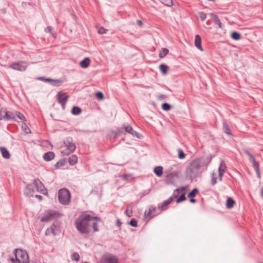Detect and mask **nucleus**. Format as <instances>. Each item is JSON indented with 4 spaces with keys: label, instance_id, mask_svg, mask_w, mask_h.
<instances>
[{
    "label": "nucleus",
    "instance_id": "nucleus-47",
    "mask_svg": "<svg viewBox=\"0 0 263 263\" xmlns=\"http://www.w3.org/2000/svg\"><path fill=\"white\" fill-rule=\"evenodd\" d=\"M107 31V29L102 27V28H100L98 30V32H99V34H104V33H105Z\"/></svg>",
    "mask_w": 263,
    "mask_h": 263
},
{
    "label": "nucleus",
    "instance_id": "nucleus-18",
    "mask_svg": "<svg viewBox=\"0 0 263 263\" xmlns=\"http://www.w3.org/2000/svg\"><path fill=\"white\" fill-rule=\"evenodd\" d=\"M173 201V198L170 197L167 200H165L161 205L160 207V210L159 213H161L162 211L166 209V206H167L169 204H170Z\"/></svg>",
    "mask_w": 263,
    "mask_h": 263
},
{
    "label": "nucleus",
    "instance_id": "nucleus-40",
    "mask_svg": "<svg viewBox=\"0 0 263 263\" xmlns=\"http://www.w3.org/2000/svg\"><path fill=\"white\" fill-rule=\"evenodd\" d=\"M16 116L21 120L25 121V117L24 116L21 114L20 112L16 111L15 112Z\"/></svg>",
    "mask_w": 263,
    "mask_h": 263
},
{
    "label": "nucleus",
    "instance_id": "nucleus-48",
    "mask_svg": "<svg viewBox=\"0 0 263 263\" xmlns=\"http://www.w3.org/2000/svg\"><path fill=\"white\" fill-rule=\"evenodd\" d=\"M125 213H126V215L128 217H130L132 216V211L129 210L128 209V208L127 209V210L125 211Z\"/></svg>",
    "mask_w": 263,
    "mask_h": 263
},
{
    "label": "nucleus",
    "instance_id": "nucleus-37",
    "mask_svg": "<svg viewBox=\"0 0 263 263\" xmlns=\"http://www.w3.org/2000/svg\"><path fill=\"white\" fill-rule=\"evenodd\" d=\"M55 227L54 226H53L51 227L50 228H48L46 231V235L49 234L50 233H52L54 235H55V233L54 230V228H55Z\"/></svg>",
    "mask_w": 263,
    "mask_h": 263
},
{
    "label": "nucleus",
    "instance_id": "nucleus-12",
    "mask_svg": "<svg viewBox=\"0 0 263 263\" xmlns=\"http://www.w3.org/2000/svg\"><path fill=\"white\" fill-rule=\"evenodd\" d=\"M178 177V173L176 172H172L166 176L165 183L167 184H173L175 179Z\"/></svg>",
    "mask_w": 263,
    "mask_h": 263
},
{
    "label": "nucleus",
    "instance_id": "nucleus-35",
    "mask_svg": "<svg viewBox=\"0 0 263 263\" xmlns=\"http://www.w3.org/2000/svg\"><path fill=\"white\" fill-rule=\"evenodd\" d=\"M93 221L92 223L90 222V224H91V227L92 228L94 232H97L99 231V229L98 228V224L97 222V221Z\"/></svg>",
    "mask_w": 263,
    "mask_h": 263
},
{
    "label": "nucleus",
    "instance_id": "nucleus-56",
    "mask_svg": "<svg viewBox=\"0 0 263 263\" xmlns=\"http://www.w3.org/2000/svg\"><path fill=\"white\" fill-rule=\"evenodd\" d=\"M121 221H120V220H119V219H118V220L117 221V225L118 227H120V226H121Z\"/></svg>",
    "mask_w": 263,
    "mask_h": 263
},
{
    "label": "nucleus",
    "instance_id": "nucleus-15",
    "mask_svg": "<svg viewBox=\"0 0 263 263\" xmlns=\"http://www.w3.org/2000/svg\"><path fill=\"white\" fill-rule=\"evenodd\" d=\"M34 192V190L33 189V184H28L25 189L24 193L27 196H32L33 193Z\"/></svg>",
    "mask_w": 263,
    "mask_h": 263
},
{
    "label": "nucleus",
    "instance_id": "nucleus-16",
    "mask_svg": "<svg viewBox=\"0 0 263 263\" xmlns=\"http://www.w3.org/2000/svg\"><path fill=\"white\" fill-rule=\"evenodd\" d=\"M124 128L127 133L131 134L133 136L139 138H140V135L137 132L134 130L130 125L125 126Z\"/></svg>",
    "mask_w": 263,
    "mask_h": 263
},
{
    "label": "nucleus",
    "instance_id": "nucleus-19",
    "mask_svg": "<svg viewBox=\"0 0 263 263\" xmlns=\"http://www.w3.org/2000/svg\"><path fill=\"white\" fill-rule=\"evenodd\" d=\"M195 46L200 51H203L201 46V39L199 35H196L195 39Z\"/></svg>",
    "mask_w": 263,
    "mask_h": 263
},
{
    "label": "nucleus",
    "instance_id": "nucleus-1",
    "mask_svg": "<svg viewBox=\"0 0 263 263\" xmlns=\"http://www.w3.org/2000/svg\"><path fill=\"white\" fill-rule=\"evenodd\" d=\"M93 220L101 221L97 217L87 213L81 215L76 220L75 225L77 230L82 234H88L90 232V222Z\"/></svg>",
    "mask_w": 263,
    "mask_h": 263
},
{
    "label": "nucleus",
    "instance_id": "nucleus-50",
    "mask_svg": "<svg viewBox=\"0 0 263 263\" xmlns=\"http://www.w3.org/2000/svg\"><path fill=\"white\" fill-rule=\"evenodd\" d=\"M158 98L159 99H164L165 98V96L164 95H160L158 96Z\"/></svg>",
    "mask_w": 263,
    "mask_h": 263
},
{
    "label": "nucleus",
    "instance_id": "nucleus-27",
    "mask_svg": "<svg viewBox=\"0 0 263 263\" xmlns=\"http://www.w3.org/2000/svg\"><path fill=\"white\" fill-rule=\"evenodd\" d=\"M159 69L163 75H165L167 73L168 70V66L165 64H161L159 66Z\"/></svg>",
    "mask_w": 263,
    "mask_h": 263
},
{
    "label": "nucleus",
    "instance_id": "nucleus-49",
    "mask_svg": "<svg viewBox=\"0 0 263 263\" xmlns=\"http://www.w3.org/2000/svg\"><path fill=\"white\" fill-rule=\"evenodd\" d=\"M52 30V28L50 26H48L45 29V31L46 32L50 33V32H51Z\"/></svg>",
    "mask_w": 263,
    "mask_h": 263
},
{
    "label": "nucleus",
    "instance_id": "nucleus-59",
    "mask_svg": "<svg viewBox=\"0 0 263 263\" xmlns=\"http://www.w3.org/2000/svg\"><path fill=\"white\" fill-rule=\"evenodd\" d=\"M60 164V162H58L56 164V166H58Z\"/></svg>",
    "mask_w": 263,
    "mask_h": 263
},
{
    "label": "nucleus",
    "instance_id": "nucleus-4",
    "mask_svg": "<svg viewBox=\"0 0 263 263\" xmlns=\"http://www.w3.org/2000/svg\"><path fill=\"white\" fill-rule=\"evenodd\" d=\"M58 197L59 202L64 205L68 204L70 201V194L66 189H61L59 191Z\"/></svg>",
    "mask_w": 263,
    "mask_h": 263
},
{
    "label": "nucleus",
    "instance_id": "nucleus-45",
    "mask_svg": "<svg viewBox=\"0 0 263 263\" xmlns=\"http://www.w3.org/2000/svg\"><path fill=\"white\" fill-rule=\"evenodd\" d=\"M96 97L100 100H103L104 98V95L101 92H98L96 95Z\"/></svg>",
    "mask_w": 263,
    "mask_h": 263
},
{
    "label": "nucleus",
    "instance_id": "nucleus-32",
    "mask_svg": "<svg viewBox=\"0 0 263 263\" xmlns=\"http://www.w3.org/2000/svg\"><path fill=\"white\" fill-rule=\"evenodd\" d=\"M198 193V190L197 188H195L188 194V197L190 198H194Z\"/></svg>",
    "mask_w": 263,
    "mask_h": 263
},
{
    "label": "nucleus",
    "instance_id": "nucleus-58",
    "mask_svg": "<svg viewBox=\"0 0 263 263\" xmlns=\"http://www.w3.org/2000/svg\"><path fill=\"white\" fill-rule=\"evenodd\" d=\"M260 195L261 198L263 199V187H262L260 191Z\"/></svg>",
    "mask_w": 263,
    "mask_h": 263
},
{
    "label": "nucleus",
    "instance_id": "nucleus-52",
    "mask_svg": "<svg viewBox=\"0 0 263 263\" xmlns=\"http://www.w3.org/2000/svg\"><path fill=\"white\" fill-rule=\"evenodd\" d=\"M244 153L247 154L248 156H249L251 154L247 149L243 150Z\"/></svg>",
    "mask_w": 263,
    "mask_h": 263
},
{
    "label": "nucleus",
    "instance_id": "nucleus-29",
    "mask_svg": "<svg viewBox=\"0 0 263 263\" xmlns=\"http://www.w3.org/2000/svg\"><path fill=\"white\" fill-rule=\"evenodd\" d=\"M168 50L167 48H163L159 54V56L160 58H164L168 53Z\"/></svg>",
    "mask_w": 263,
    "mask_h": 263
},
{
    "label": "nucleus",
    "instance_id": "nucleus-17",
    "mask_svg": "<svg viewBox=\"0 0 263 263\" xmlns=\"http://www.w3.org/2000/svg\"><path fill=\"white\" fill-rule=\"evenodd\" d=\"M210 16L213 19L214 23L217 25L220 28H222V24L220 22V20L219 19L218 17L216 14L213 13H211L210 14Z\"/></svg>",
    "mask_w": 263,
    "mask_h": 263
},
{
    "label": "nucleus",
    "instance_id": "nucleus-2",
    "mask_svg": "<svg viewBox=\"0 0 263 263\" xmlns=\"http://www.w3.org/2000/svg\"><path fill=\"white\" fill-rule=\"evenodd\" d=\"M201 166V159L199 158L193 160L187 168L186 174L191 179L197 177L200 174V168Z\"/></svg>",
    "mask_w": 263,
    "mask_h": 263
},
{
    "label": "nucleus",
    "instance_id": "nucleus-20",
    "mask_svg": "<svg viewBox=\"0 0 263 263\" xmlns=\"http://www.w3.org/2000/svg\"><path fill=\"white\" fill-rule=\"evenodd\" d=\"M55 155L52 152H48L46 153L43 155V158L47 161H50L54 159Z\"/></svg>",
    "mask_w": 263,
    "mask_h": 263
},
{
    "label": "nucleus",
    "instance_id": "nucleus-22",
    "mask_svg": "<svg viewBox=\"0 0 263 263\" xmlns=\"http://www.w3.org/2000/svg\"><path fill=\"white\" fill-rule=\"evenodd\" d=\"M154 172L158 177H161L163 174V167L161 166H156L154 169Z\"/></svg>",
    "mask_w": 263,
    "mask_h": 263
},
{
    "label": "nucleus",
    "instance_id": "nucleus-7",
    "mask_svg": "<svg viewBox=\"0 0 263 263\" xmlns=\"http://www.w3.org/2000/svg\"><path fill=\"white\" fill-rule=\"evenodd\" d=\"M59 216V213L53 210H48L45 212L44 215L42 217V222H48Z\"/></svg>",
    "mask_w": 263,
    "mask_h": 263
},
{
    "label": "nucleus",
    "instance_id": "nucleus-31",
    "mask_svg": "<svg viewBox=\"0 0 263 263\" xmlns=\"http://www.w3.org/2000/svg\"><path fill=\"white\" fill-rule=\"evenodd\" d=\"M231 37L235 40H238L240 39V34L237 32H233L231 35Z\"/></svg>",
    "mask_w": 263,
    "mask_h": 263
},
{
    "label": "nucleus",
    "instance_id": "nucleus-10",
    "mask_svg": "<svg viewBox=\"0 0 263 263\" xmlns=\"http://www.w3.org/2000/svg\"><path fill=\"white\" fill-rule=\"evenodd\" d=\"M33 186L35 187L37 192H40L42 194H45L47 192L45 187L42 182L39 179H35L33 180Z\"/></svg>",
    "mask_w": 263,
    "mask_h": 263
},
{
    "label": "nucleus",
    "instance_id": "nucleus-6",
    "mask_svg": "<svg viewBox=\"0 0 263 263\" xmlns=\"http://www.w3.org/2000/svg\"><path fill=\"white\" fill-rule=\"evenodd\" d=\"M28 63L25 61H20L16 62H13L8 66V67L10 68L13 70H17L20 71H25L27 66Z\"/></svg>",
    "mask_w": 263,
    "mask_h": 263
},
{
    "label": "nucleus",
    "instance_id": "nucleus-26",
    "mask_svg": "<svg viewBox=\"0 0 263 263\" xmlns=\"http://www.w3.org/2000/svg\"><path fill=\"white\" fill-rule=\"evenodd\" d=\"M226 165L224 163V162L222 160L220 162V165L218 168V173H224L226 170Z\"/></svg>",
    "mask_w": 263,
    "mask_h": 263
},
{
    "label": "nucleus",
    "instance_id": "nucleus-44",
    "mask_svg": "<svg viewBox=\"0 0 263 263\" xmlns=\"http://www.w3.org/2000/svg\"><path fill=\"white\" fill-rule=\"evenodd\" d=\"M129 224L133 227H137V221L135 218H132Z\"/></svg>",
    "mask_w": 263,
    "mask_h": 263
},
{
    "label": "nucleus",
    "instance_id": "nucleus-54",
    "mask_svg": "<svg viewBox=\"0 0 263 263\" xmlns=\"http://www.w3.org/2000/svg\"><path fill=\"white\" fill-rule=\"evenodd\" d=\"M137 22L139 26H142L143 25V23L141 20H137Z\"/></svg>",
    "mask_w": 263,
    "mask_h": 263
},
{
    "label": "nucleus",
    "instance_id": "nucleus-57",
    "mask_svg": "<svg viewBox=\"0 0 263 263\" xmlns=\"http://www.w3.org/2000/svg\"><path fill=\"white\" fill-rule=\"evenodd\" d=\"M191 199L190 200V202L191 203H195L196 202V200L193 199V198H191Z\"/></svg>",
    "mask_w": 263,
    "mask_h": 263
},
{
    "label": "nucleus",
    "instance_id": "nucleus-39",
    "mask_svg": "<svg viewBox=\"0 0 263 263\" xmlns=\"http://www.w3.org/2000/svg\"><path fill=\"white\" fill-rule=\"evenodd\" d=\"M162 108L164 110L167 111L171 109V106L169 104L165 103L162 104Z\"/></svg>",
    "mask_w": 263,
    "mask_h": 263
},
{
    "label": "nucleus",
    "instance_id": "nucleus-42",
    "mask_svg": "<svg viewBox=\"0 0 263 263\" xmlns=\"http://www.w3.org/2000/svg\"><path fill=\"white\" fill-rule=\"evenodd\" d=\"M186 199V197L185 196L184 194H182L180 195V196L177 199L176 202L177 203H179L181 201H183Z\"/></svg>",
    "mask_w": 263,
    "mask_h": 263
},
{
    "label": "nucleus",
    "instance_id": "nucleus-33",
    "mask_svg": "<svg viewBox=\"0 0 263 263\" xmlns=\"http://www.w3.org/2000/svg\"><path fill=\"white\" fill-rule=\"evenodd\" d=\"M223 129L224 133L227 135H231L230 129L227 124L223 123Z\"/></svg>",
    "mask_w": 263,
    "mask_h": 263
},
{
    "label": "nucleus",
    "instance_id": "nucleus-51",
    "mask_svg": "<svg viewBox=\"0 0 263 263\" xmlns=\"http://www.w3.org/2000/svg\"><path fill=\"white\" fill-rule=\"evenodd\" d=\"M249 157L250 160V161H251V162H252V161H254V160H255V158H254V156H253L252 154H251V155L249 156Z\"/></svg>",
    "mask_w": 263,
    "mask_h": 263
},
{
    "label": "nucleus",
    "instance_id": "nucleus-23",
    "mask_svg": "<svg viewBox=\"0 0 263 263\" xmlns=\"http://www.w3.org/2000/svg\"><path fill=\"white\" fill-rule=\"evenodd\" d=\"M90 62V59L88 58H86L80 62V65L81 67L86 68L89 66Z\"/></svg>",
    "mask_w": 263,
    "mask_h": 263
},
{
    "label": "nucleus",
    "instance_id": "nucleus-41",
    "mask_svg": "<svg viewBox=\"0 0 263 263\" xmlns=\"http://www.w3.org/2000/svg\"><path fill=\"white\" fill-rule=\"evenodd\" d=\"M178 157L179 158L182 159L185 157V155L181 149L178 151Z\"/></svg>",
    "mask_w": 263,
    "mask_h": 263
},
{
    "label": "nucleus",
    "instance_id": "nucleus-8",
    "mask_svg": "<svg viewBox=\"0 0 263 263\" xmlns=\"http://www.w3.org/2000/svg\"><path fill=\"white\" fill-rule=\"evenodd\" d=\"M160 208L159 206L156 208L154 206H151L149 208L148 211H145L144 212V218L145 219L146 218H151L156 215L159 214Z\"/></svg>",
    "mask_w": 263,
    "mask_h": 263
},
{
    "label": "nucleus",
    "instance_id": "nucleus-43",
    "mask_svg": "<svg viewBox=\"0 0 263 263\" xmlns=\"http://www.w3.org/2000/svg\"><path fill=\"white\" fill-rule=\"evenodd\" d=\"M199 15L200 18L201 19V21H204L206 19V15L205 13L202 12H200L199 13Z\"/></svg>",
    "mask_w": 263,
    "mask_h": 263
},
{
    "label": "nucleus",
    "instance_id": "nucleus-53",
    "mask_svg": "<svg viewBox=\"0 0 263 263\" xmlns=\"http://www.w3.org/2000/svg\"><path fill=\"white\" fill-rule=\"evenodd\" d=\"M218 174H218V175H219V180L221 181L222 180V176H223V174L221 173H218Z\"/></svg>",
    "mask_w": 263,
    "mask_h": 263
},
{
    "label": "nucleus",
    "instance_id": "nucleus-13",
    "mask_svg": "<svg viewBox=\"0 0 263 263\" xmlns=\"http://www.w3.org/2000/svg\"><path fill=\"white\" fill-rule=\"evenodd\" d=\"M4 115H3L2 113L0 114V119L1 120H15V117L14 115L10 112H8L7 111H4Z\"/></svg>",
    "mask_w": 263,
    "mask_h": 263
},
{
    "label": "nucleus",
    "instance_id": "nucleus-28",
    "mask_svg": "<svg viewBox=\"0 0 263 263\" xmlns=\"http://www.w3.org/2000/svg\"><path fill=\"white\" fill-rule=\"evenodd\" d=\"M81 111L82 109L78 106H73L71 110V113L74 115H78L80 114Z\"/></svg>",
    "mask_w": 263,
    "mask_h": 263
},
{
    "label": "nucleus",
    "instance_id": "nucleus-14",
    "mask_svg": "<svg viewBox=\"0 0 263 263\" xmlns=\"http://www.w3.org/2000/svg\"><path fill=\"white\" fill-rule=\"evenodd\" d=\"M39 79L45 82L51 83L53 86H60L62 83L61 81L59 80H53L50 78H45L44 77H40Z\"/></svg>",
    "mask_w": 263,
    "mask_h": 263
},
{
    "label": "nucleus",
    "instance_id": "nucleus-11",
    "mask_svg": "<svg viewBox=\"0 0 263 263\" xmlns=\"http://www.w3.org/2000/svg\"><path fill=\"white\" fill-rule=\"evenodd\" d=\"M68 98V96L66 93L59 92L57 95V99L63 109L65 108Z\"/></svg>",
    "mask_w": 263,
    "mask_h": 263
},
{
    "label": "nucleus",
    "instance_id": "nucleus-36",
    "mask_svg": "<svg viewBox=\"0 0 263 263\" xmlns=\"http://www.w3.org/2000/svg\"><path fill=\"white\" fill-rule=\"evenodd\" d=\"M22 128L24 132L26 134L30 133V129L27 127V125L25 123H23L22 124Z\"/></svg>",
    "mask_w": 263,
    "mask_h": 263
},
{
    "label": "nucleus",
    "instance_id": "nucleus-55",
    "mask_svg": "<svg viewBox=\"0 0 263 263\" xmlns=\"http://www.w3.org/2000/svg\"><path fill=\"white\" fill-rule=\"evenodd\" d=\"M35 197L38 198L39 199H40V200H42V196H41V195H35Z\"/></svg>",
    "mask_w": 263,
    "mask_h": 263
},
{
    "label": "nucleus",
    "instance_id": "nucleus-24",
    "mask_svg": "<svg viewBox=\"0 0 263 263\" xmlns=\"http://www.w3.org/2000/svg\"><path fill=\"white\" fill-rule=\"evenodd\" d=\"M78 157L76 155H73L68 158V162L71 165H73L77 163Z\"/></svg>",
    "mask_w": 263,
    "mask_h": 263
},
{
    "label": "nucleus",
    "instance_id": "nucleus-38",
    "mask_svg": "<svg viewBox=\"0 0 263 263\" xmlns=\"http://www.w3.org/2000/svg\"><path fill=\"white\" fill-rule=\"evenodd\" d=\"M71 259L73 260L78 261L80 259V255L79 254L77 253L74 252L72 254L71 256Z\"/></svg>",
    "mask_w": 263,
    "mask_h": 263
},
{
    "label": "nucleus",
    "instance_id": "nucleus-5",
    "mask_svg": "<svg viewBox=\"0 0 263 263\" xmlns=\"http://www.w3.org/2000/svg\"><path fill=\"white\" fill-rule=\"evenodd\" d=\"M64 143L66 148L62 151L63 156H68L75 151L76 146L71 137L67 138Z\"/></svg>",
    "mask_w": 263,
    "mask_h": 263
},
{
    "label": "nucleus",
    "instance_id": "nucleus-25",
    "mask_svg": "<svg viewBox=\"0 0 263 263\" xmlns=\"http://www.w3.org/2000/svg\"><path fill=\"white\" fill-rule=\"evenodd\" d=\"M235 201L232 198H228L226 203V207L227 209H232L234 205Z\"/></svg>",
    "mask_w": 263,
    "mask_h": 263
},
{
    "label": "nucleus",
    "instance_id": "nucleus-3",
    "mask_svg": "<svg viewBox=\"0 0 263 263\" xmlns=\"http://www.w3.org/2000/svg\"><path fill=\"white\" fill-rule=\"evenodd\" d=\"M15 258H11L10 260L13 263H28V255L24 250L21 249H15L14 251Z\"/></svg>",
    "mask_w": 263,
    "mask_h": 263
},
{
    "label": "nucleus",
    "instance_id": "nucleus-30",
    "mask_svg": "<svg viewBox=\"0 0 263 263\" xmlns=\"http://www.w3.org/2000/svg\"><path fill=\"white\" fill-rule=\"evenodd\" d=\"M253 166L254 167L255 170L257 172L258 177H259V164L258 162L256 160H254L252 161Z\"/></svg>",
    "mask_w": 263,
    "mask_h": 263
},
{
    "label": "nucleus",
    "instance_id": "nucleus-34",
    "mask_svg": "<svg viewBox=\"0 0 263 263\" xmlns=\"http://www.w3.org/2000/svg\"><path fill=\"white\" fill-rule=\"evenodd\" d=\"M163 4L167 6H171L173 5L172 0H159Z\"/></svg>",
    "mask_w": 263,
    "mask_h": 263
},
{
    "label": "nucleus",
    "instance_id": "nucleus-46",
    "mask_svg": "<svg viewBox=\"0 0 263 263\" xmlns=\"http://www.w3.org/2000/svg\"><path fill=\"white\" fill-rule=\"evenodd\" d=\"M217 179L214 176V173L212 174L211 184L212 185H214L217 183Z\"/></svg>",
    "mask_w": 263,
    "mask_h": 263
},
{
    "label": "nucleus",
    "instance_id": "nucleus-21",
    "mask_svg": "<svg viewBox=\"0 0 263 263\" xmlns=\"http://www.w3.org/2000/svg\"><path fill=\"white\" fill-rule=\"evenodd\" d=\"M1 153L3 156V157L5 159H9L10 157V155L9 151L5 147H1L0 148Z\"/></svg>",
    "mask_w": 263,
    "mask_h": 263
},
{
    "label": "nucleus",
    "instance_id": "nucleus-9",
    "mask_svg": "<svg viewBox=\"0 0 263 263\" xmlns=\"http://www.w3.org/2000/svg\"><path fill=\"white\" fill-rule=\"evenodd\" d=\"M100 263H118V258L112 254L103 255L100 260Z\"/></svg>",
    "mask_w": 263,
    "mask_h": 263
}]
</instances>
